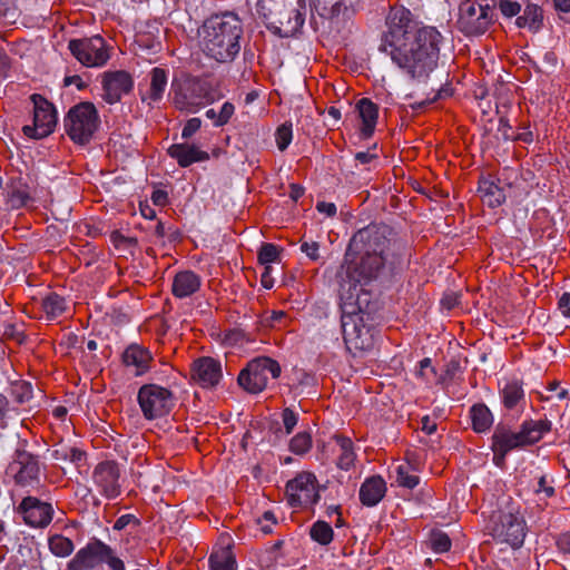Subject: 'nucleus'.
I'll use <instances>...</instances> for the list:
<instances>
[{
    "label": "nucleus",
    "instance_id": "603ef678",
    "mask_svg": "<svg viewBox=\"0 0 570 570\" xmlns=\"http://www.w3.org/2000/svg\"><path fill=\"white\" fill-rule=\"evenodd\" d=\"M202 126V120L199 118H190L185 124L183 131H181V138L187 140L189 139L194 134H196Z\"/></svg>",
    "mask_w": 570,
    "mask_h": 570
},
{
    "label": "nucleus",
    "instance_id": "2eb2a0df",
    "mask_svg": "<svg viewBox=\"0 0 570 570\" xmlns=\"http://www.w3.org/2000/svg\"><path fill=\"white\" fill-rule=\"evenodd\" d=\"M142 415L147 420H155L167 415L175 405L170 390L158 384L142 385L137 395Z\"/></svg>",
    "mask_w": 570,
    "mask_h": 570
},
{
    "label": "nucleus",
    "instance_id": "423d86ee",
    "mask_svg": "<svg viewBox=\"0 0 570 570\" xmlns=\"http://www.w3.org/2000/svg\"><path fill=\"white\" fill-rule=\"evenodd\" d=\"M104 564L110 570H126L125 562L110 546L91 539L69 560L67 570H101Z\"/></svg>",
    "mask_w": 570,
    "mask_h": 570
},
{
    "label": "nucleus",
    "instance_id": "f257e3e1",
    "mask_svg": "<svg viewBox=\"0 0 570 570\" xmlns=\"http://www.w3.org/2000/svg\"><path fill=\"white\" fill-rule=\"evenodd\" d=\"M441 41L436 28L421 26L409 9L394 7L386 18L379 49L409 77L423 81L436 66Z\"/></svg>",
    "mask_w": 570,
    "mask_h": 570
},
{
    "label": "nucleus",
    "instance_id": "b1692460",
    "mask_svg": "<svg viewBox=\"0 0 570 570\" xmlns=\"http://www.w3.org/2000/svg\"><path fill=\"white\" fill-rule=\"evenodd\" d=\"M168 155L176 159L180 167H188L194 163H200L209 159L207 151L202 150L196 145L188 142L173 144L168 150Z\"/></svg>",
    "mask_w": 570,
    "mask_h": 570
},
{
    "label": "nucleus",
    "instance_id": "2f4dec72",
    "mask_svg": "<svg viewBox=\"0 0 570 570\" xmlns=\"http://www.w3.org/2000/svg\"><path fill=\"white\" fill-rule=\"evenodd\" d=\"M358 116L362 119V135L364 138L372 136L376 120H377V107L367 98H362L356 105Z\"/></svg>",
    "mask_w": 570,
    "mask_h": 570
},
{
    "label": "nucleus",
    "instance_id": "4d7b16f0",
    "mask_svg": "<svg viewBox=\"0 0 570 570\" xmlns=\"http://www.w3.org/2000/svg\"><path fill=\"white\" fill-rule=\"evenodd\" d=\"M150 198L156 206H165L168 203V194L163 189L154 190Z\"/></svg>",
    "mask_w": 570,
    "mask_h": 570
},
{
    "label": "nucleus",
    "instance_id": "dca6fc26",
    "mask_svg": "<svg viewBox=\"0 0 570 570\" xmlns=\"http://www.w3.org/2000/svg\"><path fill=\"white\" fill-rule=\"evenodd\" d=\"M33 104V124L22 128L23 134L33 139L49 136L57 125V110L45 97L33 94L30 97Z\"/></svg>",
    "mask_w": 570,
    "mask_h": 570
},
{
    "label": "nucleus",
    "instance_id": "f03ea898",
    "mask_svg": "<svg viewBox=\"0 0 570 570\" xmlns=\"http://www.w3.org/2000/svg\"><path fill=\"white\" fill-rule=\"evenodd\" d=\"M350 255L361 256L345 267L350 285L389 282L404 266L407 246L387 225L371 224L353 235L346 250Z\"/></svg>",
    "mask_w": 570,
    "mask_h": 570
},
{
    "label": "nucleus",
    "instance_id": "aec40b11",
    "mask_svg": "<svg viewBox=\"0 0 570 570\" xmlns=\"http://www.w3.org/2000/svg\"><path fill=\"white\" fill-rule=\"evenodd\" d=\"M134 88L132 77L124 70L107 71L102 78V98L106 102L114 105L120 101L124 95L129 94Z\"/></svg>",
    "mask_w": 570,
    "mask_h": 570
},
{
    "label": "nucleus",
    "instance_id": "1a4fd4ad",
    "mask_svg": "<svg viewBox=\"0 0 570 570\" xmlns=\"http://www.w3.org/2000/svg\"><path fill=\"white\" fill-rule=\"evenodd\" d=\"M495 19L491 0H463L459 7L458 28L468 37L485 33Z\"/></svg>",
    "mask_w": 570,
    "mask_h": 570
},
{
    "label": "nucleus",
    "instance_id": "f8f14e48",
    "mask_svg": "<svg viewBox=\"0 0 570 570\" xmlns=\"http://www.w3.org/2000/svg\"><path fill=\"white\" fill-rule=\"evenodd\" d=\"M281 365L277 361L259 356L243 368L238 375V384L248 393L258 394L264 391L269 379H277L281 375Z\"/></svg>",
    "mask_w": 570,
    "mask_h": 570
},
{
    "label": "nucleus",
    "instance_id": "6ab92c4d",
    "mask_svg": "<svg viewBox=\"0 0 570 570\" xmlns=\"http://www.w3.org/2000/svg\"><path fill=\"white\" fill-rule=\"evenodd\" d=\"M119 468L112 461H104L96 465L92 480L100 494L115 499L120 494Z\"/></svg>",
    "mask_w": 570,
    "mask_h": 570
},
{
    "label": "nucleus",
    "instance_id": "473e14b6",
    "mask_svg": "<svg viewBox=\"0 0 570 570\" xmlns=\"http://www.w3.org/2000/svg\"><path fill=\"white\" fill-rule=\"evenodd\" d=\"M503 405L509 409H519L524 405V391L518 382H509L501 391Z\"/></svg>",
    "mask_w": 570,
    "mask_h": 570
},
{
    "label": "nucleus",
    "instance_id": "39448f33",
    "mask_svg": "<svg viewBox=\"0 0 570 570\" xmlns=\"http://www.w3.org/2000/svg\"><path fill=\"white\" fill-rule=\"evenodd\" d=\"M550 429L551 423L547 420L524 421L518 432H513L505 425H497L491 445L493 463L502 466L509 452L539 442Z\"/></svg>",
    "mask_w": 570,
    "mask_h": 570
},
{
    "label": "nucleus",
    "instance_id": "c756f323",
    "mask_svg": "<svg viewBox=\"0 0 570 570\" xmlns=\"http://www.w3.org/2000/svg\"><path fill=\"white\" fill-rule=\"evenodd\" d=\"M32 202L30 188L21 178H12L7 186V204L12 209H19Z\"/></svg>",
    "mask_w": 570,
    "mask_h": 570
},
{
    "label": "nucleus",
    "instance_id": "79ce46f5",
    "mask_svg": "<svg viewBox=\"0 0 570 570\" xmlns=\"http://www.w3.org/2000/svg\"><path fill=\"white\" fill-rule=\"evenodd\" d=\"M312 449V436L308 432H299L289 441V450L296 455H304Z\"/></svg>",
    "mask_w": 570,
    "mask_h": 570
},
{
    "label": "nucleus",
    "instance_id": "c03bdc74",
    "mask_svg": "<svg viewBox=\"0 0 570 570\" xmlns=\"http://www.w3.org/2000/svg\"><path fill=\"white\" fill-rule=\"evenodd\" d=\"M431 548L436 553H443L450 550L451 540L449 535L442 531H436L431 534Z\"/></svg>",
    "mask_w": 570,
    "mask_h": 570
},
{
    "label": "nucleus",
    "instance_id": "c85d7f7f",
    "mask_svg": "<svg viewBox=\"0 0 570 570\" xmlns=\"http://www.w3.org/2000/svg\"><path fill=\"white\" fill-rule=\"evenodd\" d=\"M150 85L146 94H141L142 102L151 106L153 104L159 102L167 89L168 76L167 71L163 68H153L149 72Z\"/></svg>",
    "mask_w": 570,
    "mask_h": 570
},
{
    "label": "nucleus",
    "instance_id": "69168bd1",
    "mask_svg": "<svg viewBox=\"0 0 570 570\" xmlns=\"http://www.w3.org/2000/svg\"><path fill=\"white\" fill-rule=\"evenodd\" d=\"M559 549L564 553H570V532L562 534L558 540Z\"/></svg>",
    "mask_w": 570,
    "mask_h": 570
},
{
    "label": "nucleus",
    "instance_id": "7ed1b4c3",
    "mask_svg": "<svg viewBox=\"0 0 570 570\" xmlns=\"http://www.w3.org/2000/svg\"><path fill=\"white\" fill-rule=\"evenodd\" d=\"M243 32V23L234 12L210 16L198 30L200 49L210 60L230 63L240 51Z\"/></svg>",
    "mask_w": 570,
    "mask_h": 570
},
{
    "label": "nucleus",
    "instance_id": "bf43d9fd",
    "mask_svg": "<svg viewBox=\"0 0 570 570\" xmlns=\"http://www.w3.org/2000/svg\"><path fill=\"white\" fill-rule=\"evenodd\" d=\"M136 518L132 515V514H124L121 517H119L115 524H114V529L115 530H122L125 529L129 523L131 522H136Z\"/></svg>",
    "mask_w": 570,
    "mask_h": 570
},
{
    "label": "nucleus",
    "instance_id": "5701e85b",
    "mask_svg": "<svg viewBox=\"0 0 570 570\" xmlns=\"http://www.w3.org/2000/svg\"><path fill=\"white\" fill-rule=\"evenodd\" d=\"M9 470L19 485H32L38 482L40 472L39 462L37 458L29 452H17L16 459L10 464Z\"/></svg>",
    "mask_w": 570,
    "mask_h": 570
},
{
    "label": "nucleus",
    "instance_id": "a19ab883",
    "mask_svg": "<svg viewBox=\"0 0 570 570\" xmlns=\"http://www.w3.org/2000/svg\"><path fill=\"white\" fill-rule=\"evenodd\" d=\"M395 473L396 482L400 487L414 489L420 482V478L412 473V466L409 463L397 465Z\"/></svg>",
    "mask_w": 570,
    "mask_h": 570
},
{
    "label": "nucleus",
    "instance_id": "e433bc0d",
    "mask_svg": "<svg viewBox=\"0 0 570 570\" xmlns=\"http://www.w3.org/2000/svg\"><path fill=\"white\" fill-rule=\"evenodd\" d=\"M309 535L315 542L327 546L333 541L334 532L327 522L318 520L311 527Z\"/></svg>",
    "mask_w": 570,
    "mask_h": 570
},
{
    "label": "nucleus",
    "instance_id": "ea45409f",
    "mask_svg": "<svg viewBox=\"0 0 570 570\" xmlns=\"http://www.w3.org/2000/svg\"><path fill=\"white\" fill-rule=\"evenodd\" d=\"M282 248L272 243H263L258 249L257 258L261 265H273L281 263Z\"/></svg>",
    "mask_w": 570,
    "mask_h": 570
},
{
    "label": "nucleus",
    "instance_id": "f3484780",
    "mask_svg": "<svg viewBox=\"0 0 570 570\" xmlns=\"http://www.w3.org/2000/svg\"><path fill=\"white\" fill-rule=\"evenodd\" d=\"M68 48L81 65L89 68L102 67L110 58L106 42L100 36L72 39Z\"/></svg>",
    "mask_w": 570,
    "mask_h": 570
},
{
    "label": "nucleus",
    "instance_id": "7c9ffc66",
    "mask_svg": "<svg viewBox=\"0 0 570 570\" xmlns=\"http://www.w3.org/2000/svg\"><path fill=\"white\" fill-rule=\"evenodd\" d=\"M49 451L53 460L60 462H70L78 469L85 465L87 460V454L85 451L77 446L69 445L62 441L55 444Z\"/></svg>",
    "mask_w": 570,
    "mask_h": 570
},
{
    "label": "nucleus",
    "instance_id": "9b49d317",
    "mask_svg": "<svg viewBox=\"0 0 570 570\" xmlns=\"http://www.w3.org/2000/svg\"><path fill=\"white\" fill-rule=\"evenodd\" d=\"M342 316L377 317L380 294L367 287H342L340 294Z\"/></svg>",
    "mask_w": 570,
    "mask_h": 570
},
{
    "label": "nucleus",
    "instance_id": "ddd939ff",
    "mask_svg": "<svg viewBox=\"0 0 570 570\" xmlns=\"http://www.w3.org/2000/svg\"><path fill=\"white\" fill-rule=\"evenodd\" d=\"M171 87L175 91L174 104L183 111L197 112L215 99L210 85L206 80L198 78L185 81L177 87L173 83Z\"/></svg>",
    "mask_w": 570,
    "mask_h": 570
},
{
    "label": "nucleus",
    "instance_id": "a878e982",
    "mask_svg": "<svg viewBox=\"0 0 570 570\" xmlns=\"http://www.w3.org/2000/svg\"><path fill=\"white\" fill-rule=\"evenodd\" d=\"M151 361L150 352L138 344L129 345L122 354L124 364L127 367H131L136 376L148 372Z\"/></svg>",
    "mask_w": 570,
    "mask_h": 570
},
{
    "label": "nucleus",
    "instance_id": "cd10ccee",
    "mask_svg": "<svg viewBox=\"0 0 570 570\" xmlns=\"http://www.w3.org/2000/svg\"><path fill=\"white\" fill-rule=\"evenodd\" d=\"M500 183V179L494 180L492 178H482L479 181L478 191L480 197L491 208H497L505 202V189Z\"/></svg>",
    "mask_w": 570,
    "mask_h": 570
},
{
    "label": "nucleus",
    "instance_id": "de8ad7c7",
    "mask_svg": "<svg viewBox=\"0 0 570 570\" xmlns=\"http://www.w3.org/2000/svg\"><path fill=\"white\" fill-rule=\"evenodd\" d=\"M263 271L261 273V285H274L277 282V277L273 275L277 272L279 275L283 274L282 267H274L273 265H262Z\"/></svg>",
    "mask_w": 570,
    "mask_h": 570
},
{
    "label": "nucleus",
    "instance_id": "864d4df0",
    "mask_svg": "<svg viewBox=\"0 0 570 570\" xmlns=\"http://www.w3.org/2000/svg\"><path fill=\"white\" fill-rule=\"evenodd\" d=\"M534 492L539 495L543 493L544 498H551L554 494V488L548 482L544 475H541L534 488Z\"/></svg>",
    "mask_w": 570,
    "mask_h": 570
},
{
    "label": "nucleus",
    "instance_id": "49530a36",
    "mask_svg": "<svg viewBox=\"0 0 570 570\" xmlns=\"http://www.w3.org/2000/svg\"><path fill=\"white\" fill-rule=\"evenodd\" d=\"M234 112L235 106L229 101L224 102L218 112L217 120L214 122V126L222 127L226 125L230 120Z\"/></svg>",
    "mask_w": 570,
    "mask_h": 570
},
{
    "label": "nucleus",
    "instance_id": "412c9836",
    "mask_svg": "<svg viewBox=\"0 0 570 570\" xmlns=\"http://www.w3.org/2000/svg\"><path fill=\"white\" fill-rule=\"evenodd\" d=\"M223 376L220 362L203 356L195 360L190 365V379L204 389L215 387Z\"/></svg>",
    "mask_w": 570,
    "mask_h": 570
},
{
    "label": "nucleus",
    "instance_id": "4be33fe9",
    "mask_svg": "<svg viewBox=\"0 0 570 570\" xmlns=\"http://www.w3.org/2000/svg\"><path fill=\"white\" fill-rule=\"evenodd\" d=\"M24 522L32 528H45L52 520V507L35 497L24 498L18 507Z\"/></svg>",
    "mask_w": 570,
    "mask_h": 570
},
{
    "label": "nucleus",
    "instance_id": "6e6552de",
    "mask_svg": "<svg viewBox=\"0 0 570 570\" xmlns=\"http://www.w3.org/2000/svg\"><path fill=\"white\" fill-rule=\"evenodd\" d=\"M377 318L341 316L344 343L351 353L367 352L374 347L379 333Z\"/></svg>",
    "mask_w": 570,
    "mask_h": 570
},
{
    "label": "nucleus",
    "instance_id": "338daca9",
    "mask_svg": "<svg viewBox=\"0 0 570 570\" xmlns=\"http://www.w3.org/2000/svg\"><path fill=\"white\" fill-rule=\"evenodd\" d=\"M553 2L557 11L563 13L570 12V0H553Z\"/></svg>",
    "mask_w": 570,
    "mask_h": 570
},
{
    "label": "nucleus",
    "instance_id": "4c0bfd02",
    "mask_svg": "<svg viewBox=\"0 0 570 570\" xmlns=\"http://www.w3.org/2000/svg\"><path fill=\"white\" fill-rule=\"evenodd\" d=\"M49 549L56 557L66 558L75 549L73 542L61 534H55L49 539Z\"/></svg>",
    "mask_w": 570,
    "mask_h": 570
},
{
    "label": "nucleus",
    "instance_id": "37998d69",
    "mask_svg": "<svg viewBox=\"0 0 570 570\" xmlns=\"http://www.w3.org/2000/svg\"><path fill=\"white\" fill-rule=\"evenodd\" d=\"M293 139V129L291 122H285L281 125L275 134V140L277 148L281 151H284L291 144Z\"/></svg>",
    "mask_w": 570,
    "mask_h": 570
},
{
    "label": "nucleus",
    "instance_id": "5fc2aeb1",
    "mask_svg": "<svg viewBox=\"0 0 570 570\" xmlns=\"http://www.w3.org/2000/svg\"><path fill=\"white\" fill-rule=\"evenodd\" d=\"M558 308L564 317H570V292H564L560 295Z\"/></svg>",
    "mask_w": 570,
    "mask_h": 570
},
{
    "label": "nucleus",
    "instance_id": "9d476101",
    "mask_svg": "<svg viewBox=\"0 0 570 570\" xmlns=\"http://www.w3.org/2000/svg\"><path fill=\"white\" fill-rule=\"evenodd\" d=\"M546 0H499L498 7L505 18H515V26L527 29L531 33H538L543 28Z\"/></svg>",
    "mask_w": 570,
    "mask_h": 570
},
{
    "label": "nucleus",
    "instance_id": "a211bd4d",
    "mask_svg": "<svg viewBox=\"0 0 570 570\" xmlns=\"http://www.w3.org/2000/svg\"><path fill=\"white\" fill-rule=\"evenodd\" d=\"M287 502L292 508H306L318 502L317 481L313 473L302 472L286 484Z\"/></svg>",
    "mask_w": 570,
    "mask_h": 570
},
{
    "label": "nucleus",
    "instance_id": "393cba45",
    "mask_svg": "<svg viewBox=\"0 0 570 570\" xmlns=\"http://www.w3.org/2000/svg\"><path fill=\"white\" fill-rule=\"evenodd\" d=\"M386 482L380 475L366 478L358 492L360 501L365 507H375L386 494Z\"/></svg>",
    "mask_w": 570,
    "mask_h": 570
},
{
    "label": "nucleus",
    "instance_id": "20e7f679",
    "mask_svg": "<svg viewBox=\"0 0 570 570\" xmlns=\"http://www.w3.org/2000/svg\"><path fill=\"white\" fill-rule=\"evenodd\" d=\"M257 12L281 38L295 36L305 22L303 0H258Z\"/></svg>",
    "mask_w": 570,
    "mask_h": 570
},
{
    "label": "nucleus",
    "instance_id": "4468645a",
    "mask_svg": "<svg viewBox=\"0 0 570 570\" xmlns=\"http://www.w3.org/2000/svg\"><path fill=\"white\" fill-rule=\"evenodd\" d=\"M490 532L497 541L517 549L525 538V521L518 512L500 511L492 517Z\"/></svg>",
    "mask_w": 570,
    "mask_h": 570
},
{
    "label": "nucleus",
    "instance_id": "09e8293b",
    "mask_svg": "<svg viewBox=\"0 0 570 570\" xmlns=\"http://www.w3.org/2000/svg\"><path fill=\"white\" fill-rule=\"evenodd\" d=\"M282 420L286 434H291L298 422V414L286 407L282 412Z\"/></svg>",
    "mask_w": 570,
    "mask_h": 570
},
{
    "label": "nucleus",
    "instance_id": "8fccbe9b",
    "mask_svg": "<svg viewBox=\"0 0 570 570\" xmlns=\"http://www.w3.org/2000/svg\"><path fill=\"white\" fill-rule=\"evenodd\" d=\"M301 250L313 262H320L322 258L320 254V244L317 242H303L301 244Z\"/></svg>",
    "mask_w": 570,
    "mask_h": 570
},
{
    "label": "nucleus",
    "instance_id": "58836bf2",
    "mask_svg": "<svg viewBox=\"0 0 570 570\" xmlns=\"http://www.w3.org/2000/svg\"><path fill=\"white\" fill-rule=\"evenodd\" d=\"M66 299L56 293L49 294L42 301V308L50 318L61 315L66 311Z\"/></svg>",
    "mask_w": 570,
    "mask_h": 570
},
{
    "label": "nucleus",
    "instance_id": "774afa93",
    "mask_svg": "<svg viewBox=\"0 0 570 570\" xmlns=\"http://www.w3.org/2000/svg\"><path fill=\"white\" fill-rule=\"evenodd\" d=\"M304 195V188L299 185L292 184L291 185V191L289 197L296 202Z\"/></svg>",
    "mask_w": 570,
    "mask_h": 570
},
{
    "label": "nucleus",
    "instance_id": "052dcab7",
    "mask_svg": "<svg viewBox=\"0 0 570 570\" xmlns=\"http://www.w3.org/2000/svg\"><path fill=\"white\" fill-rule=\"evenodd\" d=\"M296 374H297V381H298L299 385L313 386L315 384V377L312 374H309L305 371H299Z\"/></svg>",
    "mask_w": 570,
    "mask_h": 570
},
{
    "label": "nucleus",
    "instance_id": "0eeeda50",
    "mask_svg": "<svg viewBox=\"0 0 570 570\" xmlns=\"http://www.w3.org/2000/svg\"><path fill=\"white\" fill-rule=\"evenodd\" d=\"M100 126V118L94 104L83 101L72 106L63 119L69 138L79 145L90 141Z\"/></svg>",
    "mask_w": 570,
    "mask_h": 570
},
{
    "label": "nucleus",
    "instance_id": "680f3d73",
    "mask_svg": "<svg viewBox=\"0 0 570 570\" xmlns=\"http://www.w3.org/2000/svg\"><path fill=\"white\" fill-rule=\"evenodd\" d=\"M197 287H171V292L176 298H186L191 296Z\"/></svg>",
    "mask_w": 570,
    "mask_h": 570
},
{
    "label": "nucleus",
    "instance_id": "3c124183",
    "mask_svg": "<svg viewBox=\"0 0 570 570\" xmlns=\"http://www.w3.org/2000/svg\"><path fill=\"white\" fill-rule=\"evenodd\" d=\"M461 294L453 289H446L441 298V306L445 309H452L460 302Z\"/></svg>",
    "mask_w": 570,
    "mask_h": 570
},
{
    "label": "nucleus",
    "instance_id": "a18cd8bd",
    "mask_svg": "<svg viewBox=\"0 0 570 570\" xmlns=\"http://www.w3.org/2000/svg\"><path fill=\"white\" fill-rule=\"evenodd\" d=\"M200 278L198 275L190 271L177 273L174 277L173 285H200Z\"/></svg>",
    "mask_w": 570,
    "mask_h": 570
},
{
    "label": "nucleus",
    "instance_id": "13d9d810",
    "mask_svg": "<svg viewBox=\"0 0 570 570\" xmlns=\"http://www.w3.org/2000/svg\"><path fill=\"white\" fill-rule=\"evenodd\" d=\"M421 429L426 434L431 435L436 431V423L430 416L425 415L421 420Z\"/></svg>",
    "mask_w": 570,
    "mask_h": 570
},
{
    "label": "nucleus",
    "instance_id": "6e6d98bb",
    "mask_svg": "<svg viewBox=\"0 0 570 570\" xmlns=\"http://www.w3.org/2000/svg\"><path fill=\"white\" fill-rule=\"evenodd\" d=\"M317 212L325 214L327 217H333L336 214V205L334 203L318 202L316 204Z\"/></svg>",
    "mask_w": 570,
    "mask_h": 570
},
{
    "label": "nucleus",
    "instance_id": "e2e57ef3",
    "mask_svg": "<svg viewBox=\"0 0 570 570\" xmlns=\"http://www.w3.org/2000/svg\"><path fill=\"white\" fill-rule=\"evenodd\" d=\"M550 391L554 393L550 397H556L559 401L564 400L568 396V391L566 389L560 387L559 383L557 382L550 385Z\"/></svg>",
    "mask_w": 570,
    "mask_h": 570
},
{
    "label": "nucleus",
    "instance_id": "f704fd0d",
    "mask_svg": "<svg viewBox=\"0 0 570 570\" xmlns=\"http://www.w3.org/2000/svg\"><path fill=\"white\" fill-rule=\"evenodd\" d=\"M336 444L340 449L337 458V466L342 470L347 471L354 464L355 453L353 450V442L346 436H335Z\"/></svg>",
    "mask_w": 570,
    "mask_h": 570
},
{
    "label": "nucleus",
    "instance_id": "72a5a7b5",
    "mask_svg": "<svg viewBox=\"0 0 570 570\" xmlns=\"http://www.w3.org/2000/svg\"><path fill=\"white\" fill-rule=\"evenodd\" d=\"M472 426L475 432L488 431L493 423V415L484 404H474L471 410Z\"/></svg>",
    "mask_w": 570,
    "mask_h": 570
},
{
    "label": "nucleus",
    "instance_id": "c9c22d12",
    "mask_svg": "<svg viewBox=\"0 0 570 570\" xmlns=\"http://www.w3.org/2000/svg\"><path fill=\"white\" fill-rule=\"evenodd\" d=\"M210 570H236V561L229 548L215 551L209 557Z\"/></svg>",
    "mask_w": 570,
    "mask_h": 570
},
{
    "label": "nucleus",
    "instance_id": "0e129e2a",
    "mask_svg": "<svg viewBox=\"0 0 570 570\" xmlns=\"http://www.w3.org/2000/svg\"><path fill=\"white\" fill-rule=\"evenodd\" d=\"M374 159H376V155L368 151H360L355 154V160L362 165L370 164Z\"/></svg>",
    "mask_w": 570,
    "mask_h": 570
},
{
    "label": "nucleus",
    "instance_id": "bb28decb",
    "mask_svg": "<svg viewBox=\"0 0 570 570\" xmlns=\"http://www.w3.org/2000/svg\"><path fill=\"white\" fill-rule=\"evenodd\" d=\"M320 14L325 18H335L338 16H346L354 13L358 6L360 0H313Z\"/></svg>",
    "mask_w": 570,
    "mask_h": 570
}]
</instances>
